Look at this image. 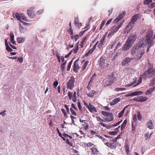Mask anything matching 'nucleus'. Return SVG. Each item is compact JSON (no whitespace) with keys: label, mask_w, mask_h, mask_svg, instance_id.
I'll use <instances>...</instances> for the list:
<instances>
[{"label":"nucleus","mask_w":155,"mask_h":155,"mask_svg":"<svg viewBox=\"0 0 155 155\" xmlns=\"http://www.w3.org/2000/svg\"><path fill=\"white\" fill-rule=\"evenodd\" d=\"M153 32L152 30H149L147 32L145 36V39L142 38L141 40H140L139 43L136 45L134 46L131 48L132 54L135 55V58L137 60L140 59L142 55L144 54L145 51L143 47L145 45V44L143 42L145 41L146 44H151L153 43V41L152 39L153 38Z\"/></svg>","instance_id":"obj_1"},{"label":"nucleus","mask_w":155,"mask_h":155,"mask_svg":"<svg viewBox=\"0 0 155 155\" xmlns=\"http://www.w3.org/2000/svg\"><path fill=\"white\" fill-rule=\"evenodd\" d=\"M155 75V70L150 67L146 70L142 75V78L145 79L147 78H151Z\"/></svg>","instance_id":"obj_2"},{"label":"nucleus","mask_w":155,"mask_h":155,"mask_svg":"<svg viewBox=\"0 0 155 155\" xmlns=\"http://www.w3.org/2000/svg\"><path fill=\"white\" fill-rule=\"evenodd\" d=\"M99 64V68L101 69L106 68L109 66V64L107 63L106 59L103 56L101 57L100 58Z\"/></svg>","instance_id":"obj_3"},{"label":"nucleus","mask_w":155,"mask_h":155,"mask_svg":"<svg viewBox=\"0 0 155 155\" xmlns=\"http://www.w3.org/2000/svg\"><path fill=\"white\" fill-rule=\"evenodd\" d=\"M83 102L84 105L88 108L90 112L92 113L97 112V109L95 107L91 104L89 103L88 105L84 100L83 101Z\"/></svg>","instance_id":"obj_4"},{"label":"nucleus","mask_w":155,"mask_h":155,"mask_svg":"<svg viewBox=\"0 0 155 155\" xmlns=\"http://www.w3.org/2000/svg\"><path fill=\"white\" fill-rule=\"evenodd\" d=\"M108 78V80L106 82V84L107 86H110L115 80L116 78L114 74L113 73L109 76Z\"/></svg>","instance_id":"obj_5"},{"label":"nucleus","mask_w":155,"mask_h":155,"mask_svg":"<svg viewBox=\"0 0 155 155\" xmlns=\"http://www.w3.org/2000/svg\"><path fill=\"white\" fill-rule=\"evenodd\" d=\"M137 38V36L135 34H132L128 37L126 41L132 45L134 43Z\"/></svg>","instance_id":"obj_6"},{"label":"nucleus","mask_w":155,"mask_h":155,"mask_svg":"<svg viewBox=\"0 0 155 155\" xmlns=\"http://www.w3.org/2000/svg\"><path fill=\"white\" fill-rule=\"evenodd\" d=\"M74 78L72 76L71 77L67 84V88L70 90L72 89L74 86Z\"/></svg>","instance_id":"obj_7"},{"label":"nucleus","mask_w":155,"mask_h":155,"mask_svg":"<svg viewBox=\"0 0 155 155\" xmlns=\"http://www.w3.org/2000/svg\"><path fill=\"white\" fill-rule=\"evenodd\" d=\"M123 24V22H121L117 26H115L113 27L110 30V32L109 33V35H113L115 32H117L121 26Z\"/></svg>","instance_id":"obj_8"},{"label":"nucleus","mask_w":155,"mask_h":155,"mask_svg":"<svg viewBox=\"0 0 155 155\" xmlns=\"http://www.w3.org/2000/svg\"><path fill=\"white\" fill-rule=\"evenodd\" d=\"M15 15L17 19L20 21H21V19L25 21L27 20L26 17L23 14H19L18 13H16Z\"/></svg>","instance_id":"obj_9"},{"label":"nucleus","mask_w":155,"mask_h":155,"mask_svg":"<svg viewBox=\"0 0 155 155\" xmlns=\"http://www.w3.org/2000/svg\"><path fill=\"white\" fill-rule=\"evenodd\" d=\"M105 36H104L101 40L97 46L99 48H101L104 45L105 43Z\"/></svg>","instance_id":"obj_10"},{"label":"nucleus","mask_w":155,"mask_h":155,"mask_svg":"<svg viewBox=\"0 0 155 155\" xmlns=\"http://www.w3.org/2000/svg\"><path fill=\"white\" fill-rule=\"evenodd\" d=\"M132 45L126 41L125 44L123 47L122 50L124 51H127L130 48Z\"/></svg>","instance_id":"obj_11"},{"label":"nucleus","mask_w":155,"mask_h":155,"mask_svg":"<svg viewBox=\"0 0 155 155\" xmlns=\"http://www.w3.org/2000/svg\"><path fill=\"white\" fill-rule=\"evenodd\" d=\"M74 24L75 26L79 28L82 25V23L79 21L78 18V17H75L74 18Z\"/></svg>","instance_id":"obj_12"},{"label":"nucleus","mask_w":155,"mask_h":155,"mask_svg":"<svg viewBox=\"0 0 155 155\" xmlns=\"http://www.w3.org/2000/svg\"><path fill=\"white\" fill-rule=\"evenodd\" d=\"M79 68V66L78 63V61L76 60L74 62V63L73 70L74 72H77Z\"/></svg>","instance_id":"obj_13"},{"label":"nucleus","mask_w":155,"mask_h":155,"mask_svg":"<svg viewBox=\"0 0 155 155\" xmlns=\"http://www.w3.org/2000/svg\"><path fill=\"white\" fill-rule=\"evenodd\" d=\"M104 144L107 146L112 149H115L117 146V143H115L107 142L105 143Z\"/></svg>","instance_id":"obj_14"},{"label":"nucleus","mask_w":155,"mask_h":155,"mask_svg":"<svg viewBox=\"0 0 155 155\" xmlns=\"http://www.w3.org/2000/svg\"><path fill=\"white\" fill-rule=\"evenodd\" d=\"M80 121L81 122L83 123L82 124V125L84 126V129H85V130H87L88 129L89 126L88 125L87 123V120H81V119H80Z\"/></svg>","instance_id":"obj_15"},{"label":"nucleus","mask_w":155,"mask_h":155,"mask_svg":"<svg viewBox=\"0 0 155 155\" xmlns=\"http://www.w3.org/2000/svg\"><path fill=\"white\" fill-rule=\"evenodd\" d=\"M138 17V15L137 14H135L132 17L131 22L129 24L128 26L129 27L130 25H133L135 22L137 20Z\"/></svg>","instance_id":"obj_16"},{"label":"nucleus","mask_w":155,"mask_h":155,"mask_svg":"<svg viewBox=\"0 0 155 155\" xmlns=\"http://www.w3.org/2000/svg\"><path fill=\"white\" fill-rule=\"evenodd\" d=\"M104 119L105 121L107 122H110L113 120L114 117L112 114L110 113L107 117L104 118Z\"/></svg>","instance_id":"obj_17"},{"label":"nucleus","mask_w":155,"mask_h":155,"mask_svg":"<svg viewBox=\"0 0 155 155\" xmlns=\"http://www.w3.org/2000/svg\"><path fill=\"white\" fill-rule=\"evenodd\" d=\"M120 100V97H117L114 99L110 103V106H113L117 104Z\"/></svg>","instance_id":"obj_18"},{"label":"nucleus","mask_w":155,"mask_h":155,"mask_svg":"<svg viewBox=\"0 0 155 155\" xmlns=\"http://www.w3.org/2000/svg\"><path fill=\"white\" fill-rule=\"evenodd\" d=\"M143 92L141 91H135L133 93L128 94V96H134L138 95H141L142 94Z\"/></svg>","instance_id":"obj_19"},{"label":"nucleus","mask_w":155,"mask_h":155,"mask_svg":"<svg viewBox=\"0 0 155 155\" xmlns=\"http://www.w3.org/2000/svg\"><path fill=\"white\" fill-rule=\"evenodd\" d=\"M132 58H126L123 61L121 62V64L122 66H124L125 64H127L130 63V61L132 60Z\"/></svg>","instance_id":"obj_20"},{"label":"nucleus","mask_w":155,"mask_h":155,"mask_svg":"<svg viewBox=\"0 0 155 155\" xmlns=\"http://www.w3.org/2000/svg\"><path fill=\"white\" fill-rule=\"evenodd\" d=\"M34 8V7H31L27 9V14L30 17L32 16Z\"/></svg>","instance_id":"obj_21"},{"label":"nucleus","mask_w":155,"mask_h":155,"mask_svg":"<svg viewBox=\"0 0 155 155\" xmlns=\"http://www.w3.org/2000/svg\"><path fill=\"white\" fill-rule=\"evenodd\" d=\"M79 43V42H78L76 46H75L73 49L70 52H71L72 54V53H74V54H76L77 53L78 51L79 50V48L78 46V44Z\"/></svg>","instance_id":"obj_22"},{"label":"nucleus","mask_w":155,"mask_h":155,"mask_svg":"<svg viewBox=\"0 0 155 155\" xmlns=\"http://www.w3.org/2000/svg\"><path fill=\"white\" fill-rule=\"evenodd\" d=\"M155 90V86L153 87L150 88L145 92L146 95H147L151 94Z\"/></svg>","instance_id":"obj_23"},{"label":"nucleus","mask_w":155,"mask_h":155,"mask_svg":"<svg viewBox=\"0 0 155 155\" xmlns=\"http://www.w3.org/2000/svg\"><path fill=\"white\" fill-rule=\"evenodd\" d=\"M91 151L92 153L94 155H98L99 153V151L97 149L93 147H91Z\"/></svg>","instance_id":"obj_24"},{"label":"nucleus","mask_w":155,"mask_h":155,"mask_svg":"<svg viewBox=\"0 0 155 155\" xmlns=\"http://www.w3.org/2000/svg\"><path fill=\"white\" fill-rule=\"evenodd\" d=\"M67 63V61H65L64 63H62L60 66V68L61 69L62 71V74H63V72L64 73V72L65 69V66L66 65Z\"/></svg>","instance_id":"obj_25"},{"label":"nucleus","mask_w":155,"mask_h":155,"mask_svg":"<svg viewBox=\"0 0 155 155\" xmlns=\"http://www.w3.org/2000/svg\"><path fill=\"white\" fill-rule=\"evenodd\" d=\"M9 35H10V42L13 44H15L16 42L14 40V36L13 34L12 33H10Z\"/></svg>","instance_id":"obj_26"},{"label":"nucleus","mask_w":155,"mask_h":155,"mask_svg":"<svg viewBox=\"0 0 155 155\" xmlns=\"http://www.w3.org/2000/svg\"><path fill=\"white\" fill-rule=\"evenodd\" d=\"M147 99V98L146 97H143V96H140L138 97V102H144L146 101Z\"/></svg>","instance_id":"obj_27"},{"label":"nucleus","mask_w":155,"mask_h":155,"mask_svg":"<svg viewBox=\"0 0 155 155\" xmlns=\"http://www.w3.org/2000/svg\"><path fill=\"white\" fill-rule=\"evenodd\" d=\"M147 127L150 129H152L153 128V124L152 120H150L149 122L147 123Z\"/></svg>","instance_id":"obj_28"},{"label":"nucleus","mask_w":155,"mask_h":155,"mask_svg":"<svg viewBox=\"0 0 155 155\" xmlns=\"http://www.w3.org/2000/svg\"><path fill=\"white\" fill-rule=\"evenodd\" d=\"M137 80V78H135L134 79H133V81L132 82L130 83L129 84H127L126 86H133L136 83V84Z\"/></svg>","instance_id":"obj_29"},{"label":"nucleus","mask_w":155,"mask_h":155,"mask_svg":"<svg viewBox=\"0 0 155 155\" xmlns=\"http://www.w3.org/2000/svg\"><path fill=\"white\" fill-rule=\"evenodd\" d=\"M95 93V91L94 90L91 91L87 93V95L90 97H92L94 94Z\"/></svg>","instance_id":"obj_30"},{"label":"nucleus","mask_w":155,"mask_h":155,"mask_svg":"<svg viewBox=\"0 0 155 155\" xmlns=\"http://www.w3.org/2000/svg\"><path fill=\"white\" fill-rule=\"evenodd\" d=\"M88 63L89 62L87 61L84 63L81 68V70L82 71H84Z\"/></svg>","instance_id":"obj_31"},{"label":"nucleus","mask_w":155,"mask_h":155,"mask_svg":"<svg viewBox=\"0 0 155 155\" xmlns=\"http://www.w3.org/2000/svg\"><path fill=\"white\" fill-rule=\"evenodd\" d=\"M142 78V75H140L139 78L138 80L137 83L135 84L134 86H133V87L136 86L137 85L139 84L141 82Z\"/></svg>","instance_id":"obj_32"},{"label":"nucleus","mask_w":155,"mask_h":155,"mask_svg":"<svg viewBox=\"0 0 155 155\" xmlns=\"http://www.w3.org/2000/svg\"><path fill=\"white\" fill-rule=\"evenodd\" d=\"M127 122V120H125L124 121L122 124L121 125V130H123L125 128V127L126 126Z\"/></svg>","instance_id":"obj_33"},{"label":"nucleus","mask_w":155,"mask_h":155,"mask_svg":"<svg viewBox=\"0 0 155 155\" xmlns=\"http://www.w3.org/2000/svg\"><path fill=\"white\" fill-rule=\"evenodd\" d=\"M127 107V106H125L124 108L123 109V110H122L119 113L118 115V117L119 118H120V117H122V116L123 115L124 113V111H125V110L126 109V108Z\"/></svg>","instance_id":"obj_34"},{"label":"nucleus","mask_w":155,"mask_h":155,"mask_svg":"<svg viewBox=\"0 0 155 155\" xmlns=\"http://www.w3.org/2000/svg\"><path fill=\"white\" fill-rule=\"evenodd\" d=\"M17 41L18 43H22L24 42L25 40L24 38L18 37L17 39Z\"/></svg>","instance_id":"obj_35"},{"label":"nucleus","mask_w":155,"mask_h":155,"mask_svg":"<svg viewBox=\"0 0 155 155\" xmlns=\"http://www.w3.org/2000/svg\"><path fill=\"white\" fill-rule=\"evenodd\" d=\"M94 51V50L91 48L90 49L87 53L84 54V56L86 57L88 56L89 55L92 54Z\"/></svg>","instance_id":"obj_36"},{"label":"nucleus","mask_w":155,"mask_h":155,"mask_svg":"<svg viewBox=\"0 0 155 155\" xmlns=\"http://www.w3.org/2000/svg\"><path fill=\"white\" fill-rule=\"evenodd\" d=\"M86 39L87 38L85 37V38H84L81 42L80 46L81 48H82L84 47V43L86 41Z\"/></svg>","instance_id":"obj_37"},{"label":"nucleus","mask_w":155,"mask_h":155,"mask_svg":"<svg viewBox=\"0 0 155 155\" xmlns=\"http://www.w3.org/2000/svg\"><path fill=\"white\" fill-rule=\"evenodd\" d=\"M72 101L74 102H76L77 101V97H76V92L74 91L72 96Z\"/></svg>","instance_id":"obj_38"},{"label":"nucleus","mask_w":155,"mask_h":155,"mask_svg":"<svg viewBox=\"0 0 155 155\" xmlns=\"http://www.w3.org/2000/svg\"><path fill=\"white\" fill-rule=\"evenodd\" d=\"M19 30L20 32H23L25 29V28L22 25L20 24H19Z\"/></svg>","instance_id":"obj_39"},{"label":"nucleus","mask_w":155,"mask_h":155,"mask_svg":"<svg viewBox=\"0 0 155 155\" xmlns=\"http://www.w3.org/2000/svg\"><path fill=\"white\" fill-rule=\"evenodd\" d=\"M73 60H71L69 63L68 65L67 66V70L68 71H70L71 65L72 64Z\"/></svg>","instance_id":"obj_40"},{"label":"nucleus","mask_w":155,"mask_h":155,"mask_svg":"<svg viewBox=\"0 0 155 155\" xmlns=\"http://www.w3.org/2000/svg\"><path fill=\"white\" fill-rule=\"evenodd\" d=\"M122 44V43L120 42H119L117 45L115 49H118L120 48L121 47Z\"/></svg>","instance_id":"obj_41"},{"label":"nucleus","mask_w":155,"mask_h":155,"mask_svg":"<svg viewBox=\"0 0 155 155\" xmlns=\"http://www.w3.org/2000/svg\"><path fill=\"white\" fill-rule=\"evenodd\" d=\"M66 143L67 144H68L71 147L73 146V143L71 142L68 139H67L66 140Z\"/></svg>","instance_id":"obj_42"},{"label":"nucleus","mask_w":155,"mask_h":155,"mask_svg":"<svg viewBox=\"0 0 155 155\" xmlns=\"http://www.w3.org/2000/svg\"><path fill=\"white\" fill-rule=\"evenodd\" d=\"M101 113L104 116H106L107 117L110 114V113L104 111H102Z\"/></svg>","instance_id":"obj_43"},{"label":"nucleus","mask_w":155,"mask_h":155,"mask_svg":"<svg viewBox=\"0 0 155 155\" xmlns=\"http://www.w3.org/2000/svg\"><path fill=\"white\" fill-rule=\"evenodd\" d=\"M132 133H134L135 132V130H136V127L135 125H134V124L133 123H132Z\"/></svg>","instance_id":"obj_44"},{"label":"nucleus","mask_w":155,"mask_h":155,"mask_svg":"<svg viewBox=\"0 0 155 155\" xmlns=\"http://www.w3.org/2000/svg\"><path fill=\"white\" fill-rule=\"evenodd\" d=\"M152 2V0H144L143 3L144 4L148 5Z\"/></svg>","instance_id":"obj_45"},{"label":"nucleus","mask_w":155,"mask_h":155,"mask_svg":"<svg viewBox=\"0 0 155 155\" xmlns=\"http://www.w3.org/2000/svg\"><path fill=\"white\" fill-rule=\"evenodd\" d=\"M128 26H129V24L127 26L126 28V30H127V32H128V31H129L131 29V28H132V25H130L129 26V27Z\"/></svg>","instance_id":"obj_46"},{"label":"nucleus","mask_w":155,"mask_h":155,"mask_svg":"<svg viewBox=\"0 0 155 155\" xmlns=\"http://www.w3.org/2000/svg\"><path fill=\"white\" fill-rule=\"evenodd\" d=\"M61 110L62 112L63 113L64 116L66 118L68 117V115L67 113L64 109H62Z\"/></svg>","instance_id":"obj_47"},{"label":"nucleus","mask_w":155,"mask_h":155,"mask_svg":"<svg viewBox=\"0 0 155 155\" xmlns=\"http://www.w3.org/2000/svg\"><path fill=\"white\" fill-rule=\"evenodd\" d=\"M96 74L95 73L94 74L91 78L90 79V82H92L94 80L96 77Z\"/></svg>","instance_id":"obj_48"},{"label":"nucleus","mask_w":155,"mask_h":155,"mask_svg":"<svg viewBox=\"0 0 155 155\" xmlns=\"http://www.w3.org/2000/svg\"><path fill=\"white\" fill-rule=\"evenodd\" d=\"M155 81V78H153L150 81V85L153 86L154 85V83Z\"/></svg>","instance_id":"obj_49"},{"label":"nucleus","mask_w":155,"mask_h":155,"mask_svg":"<svg viewBox=\"0 0 155 155\" xmlns=\"http://www.w3.org/2000/svg\"><path fill=\"white\" fill-rule=\"evenodd\" d=\"M71 112L72 114L74 116H76L77 115L76 113L74 110H73L72 108H71L70 109Z\"/></svg>","instance_id":"obj_50"},{"label":"nucleus","mask_w":155,"mask_h":155,"mask_svg":"<svg viewBox=\"0 0 155 155\" xmlns=\"http://www.w3.org/2000/svg\"><path fill=\"white\" fill-rule=\"evenodd\" d=\"M142 116L139 112L137 113V118L140 121L142 119Z\"/></svg>","instance_id":"obj_51"},{"label":"nucleus","mask_w":155,"mask_h":155,"mask_svg":"<svg viewBox=\"0 0 155 155\" xmlns=\"http://www.w3.org/2000/svg\"><path fill=\"white\" fill-rule=\"evenodd\" d=\"M125 151L127 154H128L129 152V147L128 145H126L125 146Z\"/></svg>","instance_id":"obj_52"},{"label":"nucleus","mask_w":155,"mask_h":155,"mask_svg":"<svg viewBox=\"0 0 155 155\" xmlns=\"http://www.w3.org/2000/svg\"><path fill=\"white\" fill-rule=\"evenodd\" d=\"M148 44V46L147 49V52H148L149 51V48L151 47L153 43H151V44Z\"/></svg>","instance_id":"obj_53"},{"label":"nucleus","mask_w":155,"mask_h":155,"mask_svg":"<svg viewBox=\"0 0 155 155\" xmlns=\"http://www.w3.org/2000/svg\"><path fill=\"white\" fill-rule=\"evenodd\" d=\"M105 23V21H103L101 23V26L100 27V28H99V30H101V29L103 28V27L104 26Z\"/></svg>","instance_id":"obj_54"},{"label":"nucleus","mask_w":155,"mask_h":155,"mask_svg":"<svg viewBox=\"0 0 155 155\" xmlns=\"http://www.w3.org/2000/svg\"><path fill=\"white\" fill-rule=\"evenodd\" d=\"M58 84V82L57 81H55L53 83V85L54 88H56Z\"/></svg>","instance_id":"obj_55"},{"label":"nucleus","mask_w":155,"mask_h":155,"mask_svg":"<svg viewBox=\"0 0 155 155\" xmlns=\"http://www.w3.org/2000/svg\"><path fill=\"white\" fill-rule=\"evenodd\" d=\"M6 49L8 52H12L13 51L9 46L6 47Z\"/></svg>","instance_id":"obj_56"},{"label":"nucleus","mask_w":155,"mask_h":155,"mask_svg":"<svg viewBox=\"0 0 155 155\" xmlns=\"http://www.w3.org/2000/svg\"><path fill=\"white\" fill-rule=\"evenodd\" d=\"M133 120L134 122H136L137 121V115L136 114H134L133 116Z\"/></svg>","instance_id":"obj_57"},{"label":"nucleus","mask_w":155,"mask_h":155,"mask_svg":"<svg viewBox=\"0 0 155 155\" xmlns=\"http://www.w3.org/2000/svg\"><path fill=\"white\" fill-rule=\"evenodd\" d=\"M79 35H74V36L73 38L74 39V40L75 41H76L79 38ZM72 37H73L72 36L71 37V38H73Z\"/></svg>","instance_id":"obj_58"},{"label":"nucleus","mask_w":155,"mask_h":155,"mask_svg":"<svg viewBox=\"0 0 155 155\" xmlns=\"http://www.w3.org/2000/svg\"><path fill=\"white\" fill-rule=\"evenodd\" d=\"M125 90L124 88H117L115 89L116 91H123Z\"/></svg>","instance_id":"obj_59"},{"label":"nucleus","mask_w":155,"mask_h":155,"mask_svg":"<svg viewBox=\"0 0 155 155\" xmlns=\"http://www.w3.org/2000/svg\"><path fill=\"white\" fill-rule=\"evenodd\" d=\"M109 134L111 135H115L116 134H117V131H115V132H113V131H111L109 133Z\"/></svg>","instance_id":"obj_60"},{"label":"nucleus","mask_w":155,"mask_h":155,"mask_svg":"<svg viewBox=\"0 0 155 155\" xmlns=\"http://www.w3.org/2000/svg\"><path fill=\"white\" fill-rule=\"evenodd\" d=\"M68 96L69 97V99H71L72 96V94L71 92L69 91L68 93Z\"/></svg>","instance_id":"obj_61"},{"label":"nucleus","mask_w":155,"mask_h":155,"mask_svg":"<svg viewBox=\"0 0 155 155\" xmlns=\"http://www.w3.org/2000/svg\"><path fill=\"white\" fill-rule=\"evenodd\" d=\"M124 15V13H123L122 14H120V15H119V16H118V17L120 18V19L121 20L123 18Z\"/></svg>","instance_id":"obj_62"},{"label":"nucleus","mask_w":155,"mask_h":155,"mask_svg":"<svg viewBox=\"0 0 155 155\" xmlns=\"http://www.w3.org/2000/svg\"><path fill=\"white\" fill-rule=\"evenodd\" d=\"M56 57L57 58L58 62L59 63H60V61H61V60H60V59H61V58L60 57L59 55L58 54V53L56 54Z\"/></svg>","instance_id":"obj_63"},{"label":"nucleus","mask_w":155,"mask_h":155,"mask_svg":"<svg viewBox=\"0 0 155 155\" xmlns=\"http://www.w3.org/2000/svg\"><path fill=\"white\" fill-rule=\"evenodd\" d=\"M18 61L20 63H21L23 62V59L22 57H19L18 58Z\"/></svg>","instance_id":"obj_64"}]
</instances>
